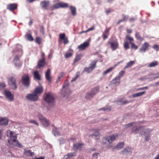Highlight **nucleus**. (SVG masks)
Instances as JSON below:
<instances>
[{
  "label": "nucleus",
  "instance_id": "5701e85b",
  "mask_svg": "<svg viewBox=\"0 0 159 159\" xmlns=\"http://www.w3.org/2000/svg\"><path fill=\"white\" fill-rule=\"evenodd\" d=\"M71 14L73 16H75L76 15V8L75 6H71L69 7Z\"/></svg>",
  "mask_w": 159,
  "mask_h": 159
},
{
  "label": "nucleus",
  "instance_id": "412c9836",
  "mask_svg": "<svg viewBox=\"0 0 159 159\" xmlns=\"http://www.w3.org/2000/svg\"><path fill=\"white\" fill-rule=\"evenodd\" d=\"M10 139H8V142L9 143H11V142L12 138L17 139V137L16 134L12 131H10Z\"/></svg>",
  "mask_w": 159,
  "mask_h": 159
},
{
  "label": "nucleus",
  "instance_id": "1a4fd4ad",
  "mask_svg": "<svg viewBox=\"0 0 159 159\" xmlns=\"http://www.w3.org/2000/svg\"><path fill=\"white\" fill-rule=\"evenodd\" d=\"M22 83L25 87H29L30 84V79L29 76L27 75H24L22 76Z\"/></svg>",
  "mask_w": 159,
  "mask_h": 159
},
{
  "label": "nucleus",
  "instance_id": "a18cd8bd",
  "mask_svg": "<svg viewBox=\"0 0 159 159\" xmlns=\"http://www.w3.org/2000/svg\"><path fill=\"white\" fill-rule=\"evenodd\" d=\"M125 71L123 70L121 71L119 73L118 76L117 77L120 79V78L123 75Z\"/></svg>",
  "mask_w": 159,
  "mask_h": 159
},
{
  "label": "nucleus",
  "instance_id": "ddd939ff",
  "mask_svg": "<svg viewBox=\"0 0 159 159\" xmlns=\"http://www.w3.org/2000/svg\"><path fill=\"white\" fill-rule=\"evenodd\" d=\"M149 46V45L148 43L145 42L142 45L141 48L139 49V51L141 53L145 52Z\"/></svg>",
  "mask_w": 159,
  "mask_h": 159
},
{
  "label": "nucleus",
  "instance_id": "37998d69",
  "mask_svg": "<svg viewBox=\"0 0 159 159\" xmlns=\"http://www.w3.org/2000/svg\"><path fill=\"white\" fill-rule=\"evenodd\" d=\"M35 42L40 44L41 43V39L39 37H37L35 38Z\"/></svg>",
  "mask_w": 159,
  "mask_h": 159
},
{
  "label": "nucleus",
  "instance_id": "f03ea898",
  "mask_svg": "<svg viewBox=\"0 0 159 159\" xmlns=\"http://www.w3.org/2000/svg\"><path fill=\"white\" fill-rule=\"evenodd\" d=\"M117 138H118V135L116 134H113L111 136H106L102 139V144L105 147H107Z\"/></svg>",
  "mask_w": 159,
  "mask_h": 159
},
{
  "label": "nucleus",
  "instance_id": "6e6d98bb",
  "mask_svg": "<svg viewBox=\"0 0 159 159\" xmlns=\"http://www.w3.org/2000/svg\"><path fill=\"white\" fill-rule=\"evenodd\" d=\"M113 11V10H112L111 9H109L105 10V12L107 15H108L109 13Z\"/></svg>",
  "mask_w": 159,
  "mask_h": 159
},
{
  "label": "nucleus",
  "instance_id": "bb28decb",
  "mask_svg": "<svg viewBox=\"0 0 159 159\" xmlns=\"http://www.w3.org/2000/svg\"><path fill=\"white\" fill-rule=\"evenodd\" d=\"M120 82V79L116 77L111 80V82L112 84L116 85V84H119Z\"/></svg>",
  "mask_w": 159,
  "mask_h": 159
},
{
  "label": "nucleus",
  "instance_id": "680f3d73",
  "mask_svg": "<svg viewBox=\"0 0 159 159\" xmlns=\"http://www.w3.org/2000/svg\"><path fill=\"white\" fill-rule=\"evenodd\" d=\"M59 142L60 144H63L65 143V141L64 139L62 138H60L59 139Z\"/></svg>",
  "mask_w": 159,
  "mask_h": 159
},
{
  "label": "nucleus",
  "instance_id": "2f4dec72",
  "mask_svg": "<svg viewBox=\"0 0 159 159\" xmlns=\"http://www.w3.org/2000/svg\"><path fill=\"white\" fill-rule=\"evenodd\" d=\"M145 93V91H143L140 92H139L136 93H134L132 95L133 98H136L138 97H139L142 96Z\"/></svg>",
  "mask_w": 159,
  "mask_h": 159
},
{
  "label": "nucleus",
  "instance_id": "603ef678",
  "mask_svg": "<svg viewBox=\"0 0 159 159\" xmlns=\"http://www.w3.org/2000/svg\"><path fill=\"white\" fill-rule=\"evenodd\" d=\"M72 55V54L71 53H66L65 55V58H68L71 57Z\"/></svg>",
  "mask_w": 159,
  "mask_h": 159
},
{
  "label": "nucleus",
  "instance_id": "4be33fe9",
  "mask_svg": "<svg viewBox=\"0 0 159 159\" xmlns=\"http://www.w3.org/2000/svg\"><path fill=\"white\" fill-rule=\"evenodd\" d=\"M89 136L95 140L99 139L100 135L98 132H95L90 135Z\"/></svg>",
  "mask_w": 159,
  "mask_h": 159
},
{
  "label": "nucleus",
  "instance_id": "f8f14e48",
  "mask_svg": "<svg viewBox=\"0 0 159 159\" xmlns=\"http://www.w3.org/2000/svg\"><path fill=\"white\" fill-rule=\"evenodd\" d=\"M5 95L7 99L10 101H12L14 99V96L11 92L9 91H5Z\"/></svg>",
  "mask_w": 159,
  "mask_h": 159
},
{
  "label": "nucleus",
  "instance_id": "49530a36",
  "mask_svg": "<svg viewBox=\"0 0 159 159\" xmlns=\"http://www.w3.org/2000/svg\"><path fill=\"white\" fill-rule=\"evenodd\" d=\"M67 155L70 158L76 156L75 153V152L69 153Z\"/></svg>",
  "mask_w": 159,
  "mask_h": 159
},
{
  "label": "nucleus",
  "instance_id": "f704fd0d",
  "mask_svg": "<svg viewBox=\"0 0 159 159\" xmlns=\"http://www.w3.org/2000/svg\"><path fill=\"white\" fill-rule=\"evenodd\" d=\"M114 67H112L107 69L105 71H104V72L103 73V75H106L107 74L110 73L112 70L114 69Z\"/></svg>",
  "mask_w": 159,
  "mask_h": 159
},
{
  "label": "nucleus",
  "instance_id": "58836bf2",
  "mask_svg": "<svg viewBox=\"0 0 159 159\" xmlns=\"http://www.w3.org/2000/svg\"><path fill=\"white\" fill-rule=\"evenodd\" d=\"M60 8H67L69 6L68 4L64 2H60Z\"/></svg>",
  "mask_w": 159,
  "mask_h": 159
},
{
  "label": "nucleus",
  "instance_id": "6ab92c4d",
  "mask_svg": "<svg viewBox=\"0 0 159 159\" xmlns=\"http://www.w3.org/2000/svg\"><path fill=\"white\" fill-rule=\"evenodd\" d=\"M45 64V60L43 59H40L38 62L37 68H40L41 67H43Z\"/></svg>",
  "mask_w": 159,
  "mask_h": 159
},
{
  "label": "nucleus",
  "instance_id": "f3484780",
  "mask_svg": "<svg viewBox=\"0 0 159 159\" xmlns=\"http://www.w3.org/2000/svg\"><path fill=\"white\" fill-rule=\"evenodd\" d=\"M45 76L47 80L49 82L51 81V77L50 75V70L48 68L46 72Z\"/></svg>",
  "mask_w": 159,
  "mask_h": 159
},
{
  "label": "nucleus",
  "instance_id": "338daca9",
  "mask_svg": "<svg viewBox=\"0 0 159 159\" xmlns=\"http://www.w3.org/2000/svg\"><path fill=\"white\" fill-rule=\"evenodd\" d=\"M99 154L98 153H95L93 154V157L95 158H96L97 157L98 155Z\"/></svg>",
  "mask_w": 159,
  "mask_h": 159
},
{
  "label": "nucleus",
  "instance_id": "ea45409f",
  "mask_svg": "<svg viewBox=\"0 0 159 159\" xmlns=\"http://www.w3.org/2000/svg\"><path fill=\"white\" fill-rule=\"evenodd\" d=\"M124 47L125 50H126L129 48V43L127 41H125L124 43Z\"/></svg>",
  "mask_w": 159,
  "mask_h": 159
},
{
  "label": "nucleus",
  "instance_id": "09e8293b",
  "mask_svg": "<svg viewBox=\"0 0 159 159\" xmlns=\"http://www.w3.org/2000/svg\"><path fill=\"white\" fill-rule=\"evenodd\" d=\"M69 84L68 82L66 83V84L63 86V88L64 89L68 90L69 89Z\"/></svg>",
  "mask_w": 159,
  "mask_h": 159
},
{
  "label": "nucleus",
  "instance_id": "cd10ccee",
  "mask_svg": "<svg viewBox=\"0 0 159 159\" xmlns=\"http://www.w3.org/2000/svg\"><path fill=\"white\" fill-rule=\"evenodd\" d=\"M134 63V61H130L128 62L127 63L126 65L125 66L124 68V69H125L131 67L133 64Z\"/></svg>",
  "mask_w": 159,
  "mask_h": 159
},
{
  "label": "nucleus",
  "instance_id": "8fccbe9b",
  "mask_svg": "<svg viewBox=\"0 0 159 159\" xmlns=\"http://www.w3.org/2000/svg\"><path fill=\"white\" fill-rule=\"evenodd\" d=\"M40 31L43 34H44L45 33L44 28L43 26H41L40 28Z\"/></svg>",
  "mask_w": 159,
  "mask_h": 159
},
{
  "label": "nucleus",
  "instance_id": "a878e982",
  "mask_svg": "<svg viewBox=\"0 0 159 159\" xmlns=\"http://www.w3.org/2000/svg\"><path fill=\"white\" fill-rule=\"evenodd\" d=\"M99 91V87L96 86L92 89L90 92L93 94L94 96Z\"/></svg>",
  "mask_w": 159,
  "mask_h": 159
},
{
  "label": "nucleus",
  "instance_id": "69168bd1",
  "mask_svg": "<svg viewBox=\"0 0 159 159\" xmlns=\"http://www.w3.org/2000/svg\"><path fill=\"white\" fill-rule=\"evenodd\" d=\"M110 29L109 28L106 30L105 31L103 32V33H104L105 34L108 35L109 34V31Z\"/></svg>",
  "mask_w": 159,
  "mask_h": 159
},
{
  "label": "nucleus",
  "instance_id": "dca6fc26",
  "mask_svg": "<svg viewBox=\"0 0 159 159\" xmlns=\"http://www.w3.org/2000/svg\"><path fill=\"white\" fill-rule=\"evenodd\" d=\"M131 152V148L129 147H127L125 148L121 153L123 155H127L130 154Z\"/></svg>",
  "mask_w": 159,
  "mask_h": 159
},
{
  "label": "nucleus",
  "instance_id": "4d7b16f0",
  "mask_svg": "<svg viewBox=\"0 0 159 159\" xmlns=\"http://www.w3.org/2000/svg\"><path fill=\"white\" fill-rule=\"evenodd\" d=\"M29 122L34 124L37 126H38L39 124L38 122H37L35 120H30L29 121Z\"/></svg>",
  "mask_w": 159,
  "mask_h": 159
},
{
  "label": "nucleus",
  "instance_id": "4c0bfd02",
  "mask_svg": "<svg viewBox=\"0 0 159 159\" xmlns=\"http://www.w3.org/2000/svg\"><path fill=\"white\" fill-rule=\"evenodd\" d=\"M157 64L158 62L157 61H154L150 64L148 65V67H153L157 66Z\"/></svg>",
  "mask_w": 159,
  "mask_h": 159
},
{
  "label": "nucleus",
  "instance_id": "13d9d810",
  "mask_svg": "<svg viewBox=\"0 0 159 159\" xmlns=\"http://www.w3.org/2000/svg\"><path fill=\"white\" fill-rule=\"evenodd\" d=\"M133 124V123L131 122L126 124L125 125V126L126 128H128L131 126H132Z\"/></svg>",
  "mask_w": 159,
  "mask_h": 159
},
{
  "label": "nucleus",
  "instance_id": "c756f323",
  "mask_svg": "<svg viewBox=\"0 0 159 159\" xmlns=\"http://www.w3.org/2000/svg\"><path fill=\"white\" fill-rule=\"evenodd\" d=\"M111 107L108 106H106L104 107L99 109H98L99 111H101L102 110L103 111H111Z\"/></svg>",
  "mask_w": 159,
  "mask_h": 159
},
{
  "label": "nucleus",
  "instance_id": "9d476101",
  "mask_svg": "<svg viewBox=\"0 0 159 159\" xmlns=\"http://www.w3.org/2000/svg\"><path fill=\"white\" fill-rule=\"evenodd\" d=\"M43 90V88L41 85L39 84V85L37 87L33 92L36 94L39 95L41 93Z\"/></svg>",
  "mask_w": 159,
  "mask_h": 159
},
{
  "label": "nucleus",
  "instance_id": "2eb2a0df",
  "mask_svg": "<svg viewBox=\"0 0 159 159\" xmlns=\"http://www.w3.org/2000/svg\"><path fill=\"white\" fill-rule=\"evenodd\" d=\"M8 120L6 118L0 117V125H8Z\"/></svg>",
  "mask_w": 159,
  "mask_h": 159
},
{
  "label": "nucleus",
  "instance_id": "b1692460",
  "mask_svg": "<svg viewBox=\"0 0 159 159\" xmlns=\"http://www.w3.org/2000/svg\"><path fill=\"white\" fill-rule=\"evenodd\" d=\"M82 144V143H74L73 149L74 150H80Z\"/></svg>",
  "mask_w": 159,
  "mask_h": 159
},
{
  "label": "nucleus",
  "instance_id": "e2e57ef3",
  "mask_svg": "<svg viewBox=\"0 0 159 159\" xmlns=\"http://www.w3.org/2000/svg\"><path fill=\"white\" fill-rule=\"evenodd\" d=\"M137 19V18L135 17V18H130L129 20V21L130 22H133L135 20H136Z\"/></svg>",
  "mask_w": 159,
  "mask_h": 159
},
{
  "label": "nucleus",
  "instance_id": "a19ab883",
  "mask_svg": "<svg viewBox=\"0 0 159 159\" xmlns=\"http://www.w3.org/2000/svg\"><path fill=\"white\" fill-rule=\"evenodd\" d=\"M16 139H17L14 138V139H11V141H12V142H14V143L16 142V143H17L16 146L18 147H21V146H22V144H20V143Z\"/></svg>",
  "mask_w": 159,
  "mask_h": 159
},
{
  "label": "nucleus",
  "instance_id": "20e7f679",
  "mask_svg": "<svg viewBox=\"0 0 159 159\" xmlns=\"http://www.w3.org/2000/svg\"><path fill=\"white\" fill-rule=\"evenodd\" d=\"M46 96L45 97V101L49 104L53 105L54 103L55 99L52 94L50 93L46 94Z\"/></svg>",
  "mask_w": 159,
  "mask_h": 159
},
{
  "label": "nucleus",
  "instance_id": "c03bdc74",
  "mask_svg": "<svg viewBox=\"0 0 159 159\" xmlns=\"http://www.w3.org/2000/svg\"><path fill=\"white\" fill-rule=\"evenodd\" d=\"M125 38L127 40L130 41V42H131L134 41L133 38L131 37H129L128 35H127L126 36Z\"/></svg>",
  "mask_w": 159,
  "mask_h": 159
},
{
  "label": "nucleus",
  "instance_id": "79ce46f5",
  "mask_svg": "<svg viewBox=\"0 0 159 159\" xmlns=\"http://www.w3.org/2000/svg\"><path fill=\"white\" fill-rule=\"evenodd\" d=\"M81 55L80 54H79L76 56L74 59V62H76L80 60L81 59Z\"/></svg>",
  "mask_w": 159,
  "mask_h": 159
},
{
  "label": "nucleus",
  "instance_id": "864d4df0",
  "mask_svg": "<svg viewBox=\"0 0 159 159\" xmlns=\"http://www.w3.org/2000/svg\"><path fill=\"white\" fill-rule=\"evenodd\" d=\"M152 48L157 51L159 50V45H154L153 46Z\"/></svg>",
  "mask_w": 159,
  "mask_h": 159
},
{
  "label": "nucleus",
  "instance_id": "0eeeda50",
  "mask_svg": "<svg viewBox=\"0 0 159 159\" xmlns=\"http://www.w3.org/2000/svg\"><path fill=\"white\" fill-rule=\"evenodd\" d=\"M113 38H111L110 41L108 42V43L111 45V48L113 51L115 50L118 47V43L116 40H113Z\"/></svg>",
  "mask_w": 159,
  "mask_h": 159
},
{
  "label": "nucleus",
  "instance_id": "a211bd4d",
  "mask_svg": "<svg viewBox=\"0 0 159 159\" xmlns=\"http://www.w3.org/2000/svg\"><path fill=\"white\" fill-rule=\"evenodd\" d=\"M17 5L16 4H10L7 6V9L12 11L15 10L17 8Z\"/></svg>",
  "mask_w": 159,
  "mask_h": 159
},
{
  "label": "nucleus",
  "instance_id": "c85d7f7f",
  "mask_svg": "<svg viewBox=\"0 0 159 159\" xmlns=\"http://www.w3.org/2000/svg\"><path fill=\"white\" fill-rule=\"evenodd\" d=\"M34 75L35 79L38 80H41L40 76L37 71H35L34 72Z\"/></svg>",
  "mask_w": 159,
  "mask_h": 159
},
{
  "label": "nucleus",
  "instance_id": "aec40b11",
  "mask_svg": "<svg viewBox=\"0 0 159 159\" xmlns=\"http://www.w3.org/2000/svg\"><path fill=\"white\" fill-rule=\"evenodd\" d=\"M53 126L52 129V133L55 136H58L61 135L60 132L58 131L57 128H56L54 125H52Z\"/></svg>",
  "mask_w": 159,
  "mask_h": 159
},
{
  "label": "nucleus",
  "instance_id": "de8ad7c7",
  "mask_svg": "<svg viewBox=\"0 0 159 159\" xmlns=\"http://www.w3.org/2000/svg\"><path fill=\"white\" fill-rule=\"evenodd\" d=\"M130 43L131 44L132 48H134L135 50L137 49L138 48V47L134 43L130 42Z\"/></svg>",
  "mask_w": 159,
  "mask_h": 159
},
{
  "label": "nucleus",
  "instance_id": "423d86ee",
  "mask_svg": "<svg viewBox=\"0 0 159 159\" xmlns=\"http://www.w3.org/2000/svg\"><path fill=\"white\" fill-rule=\"evenodd\" d=\"M39 95L36 94L34 92L32 93L28 94L26 96V98L28 100L32 101H36L39 98Z\"/></svg>",
  "mask_w": 159,
  "mask_h": 159
},
{
  "label": "nucleus",
  "instance_id": "6e6552de",
  "mask_svg": "<svg viewBox=\"0 0 159 159\" xmlns=\"http://www.w3.org/2000/svg\"><path fill=\"white\" fill-rule=\"evenodd\" d=\"M38 118L42 124L44 126L47 127L49 125V122L48 120L45 117H44L42 115L39 114Z\"/></svg>",
  "mask_w": 159,
  "mask_h": 159
},
{
  "label": "nucleus",
  "instance_id": "e433bc0d",
  "mask_svg": "<svg viewBox=\"0 0 159 159\" xmlns=\"http://www.w3.org/2000/svg\"><path fill=\"white\" fill-rule=\"evenodd\" d=\"M25 36L26 37L27 39L30 41H32L33 40V38L30 34H27L25 35Z\"/></svg>",
  "mask_w": 159,
  "mask_h": 159
},
{
  "label": "nucleus",
  "instance_id": "5fc2aeb1",
  "mask_svg": "<svg viewBox=\"0 0 159 159\" xmlns=\"http://www.w3.org/2000/svg\"><path fill=\"white\" fill-rule=\"evenodd\" d=\"M6 87V85L4 83H0V89Z\"/></svg>",
  "mask_w": 159,
  "mask_h": 159
},
{
  "label": "nucleus",
  "instance_id": "bf43d9fd",
  "mask_svg": "<svg viewBox=\"0 0 159 159\" xmlns=\"http://www.w3.org/2000/svg\"><path fill=\"white\" fill-rule=\"evenodd\" d=\"M27 155L28 156H31L33 155V152L30 150H28L26 152Z\"/></svg>",
  "mask_w": 159,
  "mask_h": 159
},
{
  "label": "nucleus",
  "instance_id": "7c9ffc66",
  "mask_svg": "<svg viewBox=\"0 0 159 159\" xmlns=\"http://www.w3.org/2000/svg\"><path fill=\"white\" fill-rule=\"evenodd\" d=\"M94 96L93 94L90 91L86 94L85 96V98L86 99L89 100L93 98Z\"/></svg>",
  "mask_w": 159,
  "mask_h": 159
},
{
  "label": "nucleus",
  "instance_id": "4468645a",
  "mask_svg": "<svg viewBox=\"0 0 159 159\" xmlns=\"http://www.w3.org/2000/svg\"><path fill=\"white\" fill-rule=\"evenodd\" d=\"M89 45V44L88 42H84L82 44L79 45L78 47V48L80 51L83 50H84Z\"/></svg>",
  "mask_w": 159,
  "mask_h": 159
},
{
  "label": "nucleus",
  "instance_id": "7ed1b4c3",
  "mask_svg": "<svg viewBox=\"0 0 159 159\" xmlns=\"http://www.w3.org/2000/svg\"><path fill=\"white\" fill-rule=\"evenodd\" d=\"M8 83L9 86L13 90H16L17 88V84L16 79L11 77L8 80Z\"/></svg>",
  "mask_w": 159,
  "mask_h": 159
},
{
  "label": "nucleus",
  "instance_id": "c9c22d12",
  "mask_svg": "<svg viewBox=\"0 0 159 159\" xmlns=\"http://www.w3.org/2000/svg\"><path fill=\"white\" fill-rule=\"evenodd\" d=\"M60 8V2L56 3L53 5V6L51 8L52 10H53L55 9H57Z\"/></svg>",
  "mask_w": 159,
  "mask_h": 159
},
{
  "label": "nucleus",
  "instance_id": "473e14b6",
  "mask_svg": "<svg viewBox=\"0 0 159 159\" xmlns=\"http://www.w3.org/2000/svg\"><path fill=\"white\" fill-rule=\"evenodd\" d=\"M124 146V143L123 142H120L118 143V144L115 146V148L118 149L122 148Z\"/></svg>",
  "mask_w": 159,
  "mask_h": 159
},
{
  "label": "nucleus",
  "instance_id": "393cba45",
  "mask_svg": "<svg viewBox=\"0 0 159 159\" xmlns=\"http://www.w3.org/2000/svg\"><path fill=\"white\" fill-rule=\"evenodd\" d=\"M49 2L48 1H43L40 3V5L42 8L44 9H47V7L49 4Z\"/></svg>",
  "mask_w": 159,
  "mask_h": 159
},
{
  "label": "nucleus",
  "instance_id": "f257e3e1",
  "mask_svg": "<svg viewBox=\"0 0 159 159\" xmlns=\"http://www.w3.org/2000/svg\"><path fill=\"white\" fill-rule=\"evenodd\" d=\"M152 129H145L142 126H135L132 129L131 132L135 134H139L140 135H143L145 136V139L146 141H148L150 137V132Z\"/></svg>",
  "mask_w": 159,
  "mask_h": 159
},
{
  "label": "nucleus",
  "instance_id": "3c124183",
  "mask_svg": "<svg viewBox=\"0 0 159 159\" xmlns=\"http://www.w3.org/2000/svg\"><path fill=\"white\" fill-rule=\"evenodd\" d=\"M118 102L120 103L121 104H124L128 103V102L127 100H122V99L118 101Z\"/></svg>",
  "mask_w": 159,
  "mask_h": 159
},
{
  "label": "nucleus",
  "instance_id": "052dcab7",
  "mask_svg": "<svg viewBox=\"0 0 159 159\" xmlns=\"http://www.w3.org/2000/svg\"><path fill=\"white\" fill-rule=\"evenodd\" d=\"M65 34L64 33L61 34H59V38L63 39L65 38Z\"/></svg>",
  "mask_w": 159,
  "mask_h": 159
},
{
  "label": "nucleus",
  "instance_id": "774afa93",
  "mask_svg": "<svg viewBox=\"0 0 159 159\" xmlns=\"http://www.w3.org/2000/svg\"><path fill=\"white\" fill-rule=\"evenodd\" d=\"M102 36L103 37V39L105 40L107 39L108 37V35L105 34L104 33H103Z\"/></svg>",
  "mask_w": 159,
  "mask_h": 159
},
{
  "label": "nucleus",
  "instance_id": "39448f33",
  "mask_svg": "<svg viewBox=\"0 0 159 159\" xmlns=\"http://www.w3.org/2000/svg\"><path fill=\"white\" fill-rule=\"evenodd\" d=\"M97 62V60H96L92 61L90 63L89 67H85L84 69V71L88 73L91 72L95 69Z\"/></svg>",
  "mask_w": 159,
  "mask_h": 159
},
{
  "label": "nucleus",
  "instance_id": "0e129e2a",
  "mask_svg": "<svg viewBox=\"0 0 159 159\" xmlns=\"http://www.w3.org/2000/svg\"><path fill=\"white\" fill-rule=\"evenodd\" d=\"M64 40V43L65 44L67 43H68V40L67 37H65L64 39H63Z\"/></svg>",
  "mask_w": 159,
  "mask_h": 159
},
{
  "label": "nucleus",
  "instance_id": "72a5a7b5",
  "mask_svg": "<svg viewBox=\"0 0 159 159\" xmlns=\"http://www.w3.org/2000/svg\"><path fill=\"white\" fill-rule=\"evenodd\" d=\"M135 35L136 38L137 40L140 41H142L143 40V38L141 37L139 32H136Z\"/></svg>",
  "mask_w": 159,
  "mask_h": 159
},
{
  "label": "nucleus",
  "instance_id": "9b49d317",
  "mask_svg": "<svg viewBox=\"0 0 159 159\" xmlns=\"http://www.w3.org/2000/svg\"><path fill=\"white\" fill-rule=\"evenodd\" d=\"M20 56L17 55L15 57L14 59V62L15 65L16 66L20 67L22 65V62L19 60V58Z\"/></svg>",
  "mask_w": 159,
  "mask_h": 159
}]
</instances>
